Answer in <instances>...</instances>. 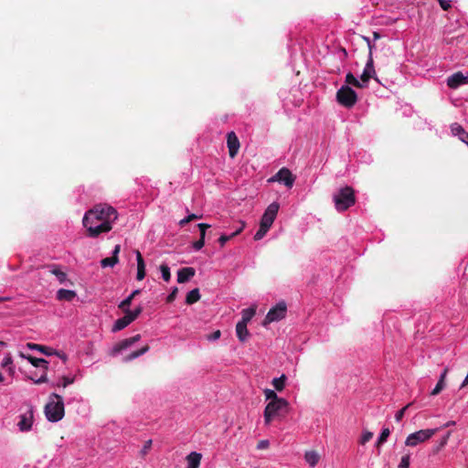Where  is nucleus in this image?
Here are the masks:
<instances>
[{
	"label": "nucleus",
	"instance_id": "37998d69",
	"mask_svg": "<svg viewBox=\"0 0 468 468\" xmlns=\"http://www.w3.org/2000/svg\"><path fill=\"white\" fill-rule=\"evenodd\" d=\"M410 454H405L401 457L400 463L398 466V468H409L410 467Z\"/></svg>",
	"mask_w": 468,
	"mask_h": 468
},
{
	"label": "nucleus",
	"instance_id": "72a5a7b5",
	"mask_svg": "<svg viewBox=\"0 0 468 468\" xmlns=\"http://www.w3.org/2000/svg\"><path fill=\"white\" fill-rule=\"evenodd\" d=\"M451 436V431H448L447 434L441 440V441L435 445L432 449V453H438L448 442V440Z\"/></svg>",
	"mask_w": 468,
	"mask_h": 468
},
{
	"label": "nucleus",
	"instance_id": "a878e982",
	"mask_svg": "<svg viewBox=\"0 0 468 468\" xmlns=\"http://www.w3.org/2000/svg\"><path fill=\"white\" fill-rule=\"evenodd\" d=\"M27 346L31 350H38L47 356L53 355V349L46 346H41L34 343H27Z\"/></svg>",
	"mask_w": 468,
	"mask_h": 468
},
{
	"label": "nucleus",
	"instance_id": "1a4fd4ad",
	"mask_svg": "<svg viewBox=\"0 0 468 468\" xmlns=\"http://www.w3.org/2000/svg\"><path fill=\"white\" fill-rule=\"evenodd\" d=\"M279 207L280 206L276 202L270 204L263 213L260 224L270 229L273 224L274 219L276 218Z\"/></svg>",
	"mask_w": 468,
	"mask_h": 468
},
{
	"label": "nucleus",
	"instance_id": "6ab92c4d",
	"mask_svg": "<svg viewBox=\"0 0 468 468\" xmlns=\"http://www.w3.org/2000/svg\"><path fill=\"white\" fill-rule=\"evenodd\" d=\"M187 467L186 468H198L202 459L201 453L192 452L186 456Z\"/></svg>",
	"mask_w": 468,
	"mask_h": 468
},
{
	"label": "nucleus",
	"instance_id": "9d476101",
	"mask_svg": "<svg viewBox=\"0 0 468 468\" xmlns=\"http://www.w3.org/2000/svg\"><path fill=\"white\" fill-rule=\"evenodd\" d=\"M367 42H368V48H369V56H368V59L367 61L366 67H365V69L363 70V73H362V75L360 77L361 82L363 84L368 82V80L371 78H374L375 80H378V79L375 77L376 71H375V68H374V60H373V58H372V48H373V46L370 44L368 39H367Z\"/></svg>",
	"mask_w": 468,
	"mask_h": 468
},
{
	"label": "nucleus",
	"instance_id": "13d9d810",
	"mask_svg": "<svg viewBox=\"0 0 468 468\" xmlns=\"http://www.w3.org/2000/svg\"><path fill=\"white\" fill-rule=\"evenodd\" d=\"M53 354L57 355L58 357H60L64 362L67 361V356L64 353H58L55 350H53Z\"/></svg>",
	"mask_w": 468,
	"mask_h": 468
},
{
	"label": "nucleus",
	"instance_id": "5701e85b",
	"mask_svg": "<svg viewBox=\"0 0 468 468\" xmlns=\"http://www.w3.org/2000/svg\"><path fill=\"white\" fill-rule=\"evenodd\" d=\"M447 373H448V368H445L443 370V372L441 373L440 379H439L438 383L436 384L435 388L431 390V396L438 395L444 388V386H445L444 381H445Z\"/></svg>",
	"mask_w": 468,
	"mask_h": 468
},
{
	"label": "nucleus",
	"instance_id": "9b49d317",
	"mask_svg": "<svg viewBox=\"0 0 468 468\" xmlns=\"http://www.w3.org/2000/svg\"><path fill=\"white\" fill-rule=\"evenodd\" d=\"M294 180L295 176L286 167H282V169H280L276 173V175L270 179V181L282 182L289 188H291L293 186Z\"/></svg>",
	"mask_w": 468,
	"mask_h": 468
},
{
	"label": "nucleus",
	"instance_id": "e433bc0d",
	"mask_svg": "<svg viewBox=\"0 0 468 468\" xmlns=\"http://www.w3.org/2000/svg\"><path fill=\"white\" fill-rule=\"evenodd\" d=\"M160 271L162 273V277H163L164 281L169 282L171 279V272H170L169 266L167 264H161Z\"/></svg>",
	"mask_w": 468,
	"mask_h": 468
},
{
	"label": "nucleus",
	"instance_id": "8fccbe9b",
	"mask_svg": "<svg viewBox=\"0 0 468 468\" xmlns=\"http://www.w3.org/2000/svg\"><path fill=\"white\" fill-rule=\"evenodd\" d=\"M436 1L440 4L441 7L444 11H448L452 7L451 1H449V0H436Z\"/></svg>",
	"mask_w": 468,
	"mask_h": 468
},
{
	"label": "nucleus",
	"instance_id": "f3484780",
	"mask_svg": "<svg viewBox=\"0 0 468 468\" xmlns=\"http://www.w3.org/2000/svg\"><path fill=\"white\" fill-rule=\"evenodd\" d=\"M121 246L116 245L113 249L112 257L104 258L101 261V265L103 268L113 267L119 261L118 254L120 253Z\"/></svg>",
	"mask_w": 468,
	"mask_h": 468
},
{
	"label": "nucleus",
	"instance_id": "aec40b11",
	"mask_svg": "<svg viewBox=\"0 0 468 468\" xmlns=\"http://www.w3.org/2000/svg\"><path fill=\"white\" fill-rule=\"evenodd\" d=\"M131 323H133L132 320L127 315V314H125L123 317L119 318L115 321V323L112 328V332L121 331V330L124 329L125 327H127Z\"/></svg>",
	"mask_w": 468,
	"mask_h": 468
},
{
	"label": "nucleus",
	"instance_id": "79ce46f5",
	"mask_svg": "<svg viewBox=\"0 0 468 468\" xmlns=\"http://www.w3.org/2000/svg\"><path fill=\"white\" fill-rule=\"evenodd\" d=\"M201 216H197L196 214H190L188 215L187 217H186L185 218L181 219L179 221V225L181 227H184L186 226L187 223H189L190 221L194 220V219H197V218H200Z\"/></svg>",
	"mask_w": 468,
	"mask_h": 468
},
{
	"label": "nucleus",
	"instance_id": "20e7f679",
	"mask_svg": "<svg viewBox=\"0 0 468 468\" xmlns=\"http://www.w3.org/2000/svg\"><path fill=\"white\" fill-rule=\"evenodd\" d=\"M289 410V403L285 399H280L276 401H270L263 412L264 422L269 425L273 419L283 417Z\"/></svg>",
	"mask_w": 468,
	"mask_h": 468
},
{
	"label": "nucleus",
	"instance_id": "f257e3e1",
	"mask_svg": "<svg viewBox=\"0 0 468 468\" xmlns=\"http://www.w3.org/2000/svg\"><path fill=\"white\" fill-rule=\"evenodd\" d=\"M118 218L116 209L111 206L99 204L88 210L82 219L89 237L96 238L112 229V222Z\"/></svg>",
	"mask_w": 468,
	"mask_h": 468
},
{
	"label": "nucleus",
	"instance_id": "b1692460",
	"mask_svg": "<svg viewBox=\"0 0 468 468\" xmlns=\"http://www.w3.org/2000/svg\"><path fill=\"white\" fill-rule=\"evenodd\" d=\"M256 314V307H250L247 309H243L241 312V320L239 323H243V324H247L252 319V317Z\"/></svg>",
	"mask_w": 468,
	"mask_h": 468
},
{
	"label": "nucleus",
	"instance_id": "39448f33",
	"mask_svg": "<svg viewBox=\"0 0 468 468\" xmlns=\"http://www.w3.org/2000/svg\"><path fill=\"white\" fill-rule=\"evenodd\" d=\"M336 101L346 108H352L357 101V94L350 86L344 85L336 92Z\"/></svg>",
	"mask_w": 468,
	"mask_h": 468
},
{
	"label": "nucleus",
	"instance_id": "603ef678",
	"mask_svg": "<svg viewBox=\"0 0 468 468\" xmlns=\"http://www.w3.org/2000/svg\"><path fill=\"white\" fill-rule=\"evenodd\" d=\"M197 228L200 230V236L206 237V230L210 228V225L207 223H199L197 224Z\"/></svg>",
	"mask_w": 468,
	"mask_h": 468
},
{
	"label": "nucleus",
	"instance_id": "5fc2aeb1",
	"mask_svg": "<svg viewBox=\"0 0 468 468\" xmlns=\"http://www.w3.org/2000/svg\"><path fill=\"white\" fill-rule=\"evenodd\" d=\"M268 447H269V441H267V440L260 441L257 444V449H259V450L266 449Z\"/></svg>",
	"mask_w": 468,
	"mask_h": 468
},
{
	"label": "nucleus",
	"instance_id": "4468645a",
	"mask_svg": "<svg viewBox=\"0 0 468 468\" xmlns=\"http://www.w3.org/2000/svg\"><path fill=\"white\" fill-rule=\"evenodd\" d=\"M227 145L229 148V156L234 158L237 155L240 146L239 138L234 132H229L227 134Z\"/></svg>",
	"mask_w": 468,
	"mask_h": 468
},
{
	"label": "nucleus",
	"instance_id": "412c9836",
	"mask_svg": "<svg viewBox=\"0 0 468 468\" xmlns=\"http://www.w3.org/2000/svg\"><path fill=\"white\" fill-rule=\"evenodd\" d=\"M236 334L240 342H246L250 336L247 324H243V323H238L236 324Z\"/></svg>",
	"mask_w": 468,
	"mask_h": 468
},
{
	"label": "nucleus",
	"instance_id": "c03bdc74",
	"mask_svg": "<svg viewBox=\"0 0 468 468\" xmlns=\"http://www.w3.org/2000/svg\"><path fill=\"white\" fill-rule=\"evenodd\" d=\"M205 238L206 237L200 236L199 239L193 243V248H194L195 250H201L204 247V245H205Z\"/></svg>",
	"mask_w": 468,
	"mask_h": 468
},
{
	"label": "nucleus",
	"instance_id": "4c0bfd02",
	"mask_svg": "<svg viewBox=\"0 0 468 468\" xmlns=\"http://www.w3.org/2000/svg\"><path fill=\"white\" fill-rule=\"evenodd\" d=\"M74 380H75L74 378L63 376V377H61L60 380L55 386L66 388L67 386L72 384L74 382Z\"/></svg>",
	"mask_w": 468,
	"mask_h": 468
},
{
	"label": "nucleus",
	"instance_id": "338daca9",
	"mask_svg": "<svg viewBox=\"0 0 468 468\" xmlns=\"http://www.w3.org/2000/svg\"><path fill=\"white\" fill-rule=\"evenodd\" d=\"M30 377H33V378H37V374H35V375H31Z\"/></svg>",
	"mask_w": 468,
	"mask_h": 468
},
{
	"label": "nucleus",
	"instance_id": "473e14b6",
	"mask_svg": "<svg viewBox=\"0 0 468 468\" xmlns=\"http://www.w3.org/2000/svg\"><path fill=\"white\" fill-rule=\"evenodd\" d=\"M1 367H6L7 368V371L10 375H14L15 373V368L13 367V360H12V357L10 355H7L5 359L3 360V362L1 363Z\"/></svg>",
	"mask_w": 468,
	"mask_h": 468
},
{
	"label": "nucleus",
	"instance_id": "3c124183",
	"mask_svg": "<svg viewBox=\"0 0 468 468\" xmlns=\"http://www.w3.org/2000/svg\"><path fill=\"white\" fill-rule=\"evenodd\" d=\"M390 434V431L388 428H384L378 437V439L380 440V441H383L385 442L388 439V437L389 436Z\"/></svg>",
	"mask_w": 468,
	"mask_h": 468
},
{
	"label": "nucleus",
	"instance_id": "bb28decb",
	"mask_svg": "<svg viewBox=\"0 0 468 468\" xmlns=\"http://www.w3.org/2000/svg\"><path fill=\"white\" fill-rule=\"evenodd\" d=\"M149 350V346L148 345H145L144 346H143L142 348H140L139 350H136V351H133L132 352L131 354H129L128 356H126L124 358H123V361L124 362H130L141 356H143L144 354H145L147 351Z\"/></svg>",
	"mask_w": 468,
	"mask_h": 468
},
{
	"label": "nucleus",
	"instance_id": "69168bd1",
	"mask_svg": "<svg viewBox=\"0 0 468 468\" xmlns=\"http://www.w3.org/2000/svg\"><path fill=\"white\" fill-rule=\"evenodd\" d=\"M5 346V343L3 341H0V346Z\"/></svg>",
	"mask_w": 468,
	"mask_h": 468
},
{
	"label": "nucleus",
	"instance_id": "7c9ffc66",
	"mask_svg": "<svg viewBox=\"0 0 468 468\" xmlns=\"http://www.w3.org/2000/svg\"><path fill=\"white\" fill-rule=\"evenodd\" d=\"M285 381H286V376L282 375L280 378H273L271 384L273 385V387L275 388V389L277 391H282V390H283V388L285 387Z\"/></svg>",
	"mask_w": 468,
	"mask_h": 468
},
{
	"label": "nucleus",
	"instance_id": "4be33fe9",
	"mask_svg": "<svg viewBox=\"0 0 468 468\" xmlns=\"http://www.w3.org/2000/svg\"><path fill=\"white\" fill-rule=\"evenodd\" d=\"M76 297V292L72 290L59 289L57 292V298L60 301L70 302Z\"/></svg>",
	"mask_w": 468,
	"mask_h": 468
},
{
	"label": "nucleus",
	"instance_id": "09e8293b",
	"mask_svg": "<svg viewBox=\"0 0 468 468\" xmlns=\"http://www.w3.org/2000/svg\"><path fill=\"white\" fill-rule=\"evenodd\" d=\"M177 292H178L177 287H174L172 289V292L166 297V302L169 303L174 302L175 299L176 298Z\"/></svg>",
	"mask_w": 468,
	"mask_h": 468
},
{
	"label": "nucleus",
	"instance_id": "c9c22d12",
	"mask_svg": "<svg viewBox=\"0 0 468 468\" xmlns=\"http://www.w3.org/2000/svg\"><path fill=\"white\" fill-rule=\"evenodd\" d=\"M142 312H143L142 306L136 307L133 311H131L130 309L123 311L124 314H127V315L130 317L132 322H133L135 319H137V317L142 314Z\"/></svg>",
	"mask_w": 468,
	"mask_h": 468
},
{
	"label": "nucleus",
	"instance_id": "ea45409f",
	"mask_svg": "<svg viewBox=\"0 0 468 468\" xmlns=\"http://www.w3.org/2000/svg\"><path fill=\"white\" fill-rule=\"evenodd\" d=\"M269 229H268V228L262 226L261 224H260V228L257 230V232L255 233V235H254V239L255 240L261 239L266 235V233L268 232Z\"/></svg>",
	"mask_w": 468,
	"mask_h": 468
},
{
	"label": "nucleus",
	"instance_id": "f704fd0d",
	"mask_svg": "<svg viewBox=\"0 0 468 468\" xmlns=\"http://www.w3.org/2000/svg\"><path fill=\"white\" fill-rule=\"evenodd\" d=\"M50 272L58 278L60 283H63L67 279V274L64 271H62L58 267H53Z\"/></svg>",
	"mask_w": 468,
	"mask_h": 468
},
{
	"label": "nucleus",
	"instance_id": "c85d7f7f",
	"mask_svg": "<svg viewBox=\"0 0 468 468\" xmlns=\"http://www.w3.org/2000/svg\"><path fill=\"white\" fill-rule=\"evenodd\" d=\"M199 299H200L199 290L197 288H196V289L191 290L186 294V304L191 305V304L197 303V301H199Z\"/></svg>",
	"mask_w": 468,
	"mask_h": 468
},
{
	"label": "nucleus",
	"instance_id": "0e129e2a",
	"mask_svg": "<svg viewBox=\"0 0 468 468\" xmlns=\"http://www.w3.org/2000/svg\"><path fill=\"white\" fill-rule=\"evenodd\" d=\"M4 381V377L3 375L0 373V382H3Z\"/></svg>",
	"mask_w": 468,
	"mask_h": 468
},
{
	"label": "nucleus",
	"instance_id": "2f4dec72",
	"mask_svg": "<svg viewBox=\"0 0 468 468\" xmlns=\"http://www.w3.org/2000/svg\"><path fill=\"white\" fill-rule=\"evenodd\" d=\"M452 132L454 135H458L461 140L464 139V135L468 134L467 132L463 130V128L457 122H454L451 125Z\"/></svg>",
	"mask_w": 468,
	"mask_h": 468
},
{
	"label": "nucleus",
	"instance_id": "e2e57ef3",
	"mask_svg": "<svg viewBox=\"0 0 468 468\" xmlns=\"http://www.w3.org/2000/svg\"><path fill=\"white\" fill-rule=\"evenodd\" d=\"M374 37H375V38H378V37H379V34H378V33H377V32H374Z\"/></svg>",
	"mask_w": 468,
	"mask_h": 468
},
{
	"label": "nucleus",
	"instance_id": "58836bf2",
	"mask_svg": "<svg viewBox=\"0 0 468 468\" xmlns=\"http://www.w3.org/2000/svg\"><path fill=\"white\" fill-rule=\"evenodd\" d=\"M264 395H265V398L267 400H270V401H276L277 399H280L281 398L278 397V395L276 394V392L272 389H270V388H266L264 389Z\"/></svg>",
	"mask_w": 468,
	"mask_h": 468
},
{
	"label": "nucleus",
	"instance_id": "ddd939ff",
	"mask_svg": "<svg viewBox=\"0 0 468 468\" xmlns=\"http://www.w3.org/2000/svg\"><path fill=\"white\" fill-rule=\"evenodd\" d=\"M468 83V74L464 75L462 71H457L447 79V86L451 89H457L463 84Z\"/></svg>",
	"mask_w": 468,
	"mask_h": 468
},
{
	"label": "nucleus",
	"instance_id": "c756f323",
	"mask_svg": "<svg viewBox=\"0 0 468 468\" xmlns=\"http://www.w3.org/2000/svg\"><path fill=\"white\" fill-rule=\"evenodd\" d=\"M346 85H353L356 88H363L365 85L360 82L351 72L347 73L346 76Z\"/></svg>",
	"mask_w": 468,
	"mask_h": 468
},
{
	"label": "nucleus",
	"instance_id": "f8f14e48",
	"mask_svg": "<svg viewBox=\"0 0 468 468\" xmlns=\"http://www.w3.org/2000/svg\"><path fill=\"white\" fill-rule=\"evenodd\" d=\"M140 339H141V335L138 334V335H133L132 337H129V338H126V339H123V340L118 342L112 347L110 355L112 356H116L117 354H119L122 350H125L128 347L132 346L133 344L138 342Z\"/></svg>",
	"mask_w": 468,
	"mask_h": 468
},
{
	"label": "nucleus",
	"instance_id": "a211bd4d",
	"mask_svg": "<svg viewBox=\"0 0 468 468\" xmlns=\"http://www.w3.org/2000/svg\"><path fill=\"white\" fill-rule=\"evenodd\" d=\"M137 275L136 279L142 281L145 277V264L143 256L139 250L136 251Z\"/></svg>",
	"mask_w": 468,
	"mask_h": 468
},
{
	"label": "nucleus",
	"instance_id": "6e6552de",
	"mask_svg": "<svg viewBox=\"0 0 468 468\" xmlns=\"http://www.w3.org/2000/svg\"><path fill=\"white\" fill-rule=\"evenodd\" d=\"M287 312V306L284 302L277 303L272 307L267 314L262 323L263 325H267L272 322H277L285 317Z\"/></svg>",
	"mask_w": 468,
	"mask_h": 468
},
{
	"label": "nucleus",
	"instance_id": "bf43d9fd",
	"mask_svg": "<svg viewBox=\"0 0 468 468\" xmlns=\"http://www.w3.org/2000/svg\"><path fill=\"white\" fill-rule=\"evenodd\" d=\"M455 425V421L453 420H450L448 422H446L445 424H443L441 428H439L440 430L443 429V428H448V427H451V426H453Z\"/></svg>",
	"mask_w": 468,
	"mask_h": 468
},
{
	"label": "nucleus",
	"instance_id": "0eeeda50",
	"mask_svg": "<svg viewBox=\"0 0 468 468\" xmlns=\"http://www.w3.org/2000/svg\"><path fill=\"white\" fill-rule=\"evenodd\" d=\"M440 429H426L420 430L413 433H410L405 441V444L410 447H415L420 443H422L429 439H431L433 435H435Z\"/></svg>",
	"mask_w": 468,
	"mask_h": 468
},
{
	"label": "nucleus",
	"instance_id": "dca6fc26",
	"mask_svg": "<svg viewBox=\"0 0 468 468\" xmlns=\"http://www.w3.org/2000/svg\"><path fill=\"white\" fill-rule=\"evenodd\" d=\"M196 274V270L192 267L181 268L177 271V282L185 283L193 278Z\"/></svg>",
	"mask_w": 468,
	"mask_h": 468
},
{
	"label": "nucleus",
	"instance_id": "052dcab7",
	"mask_svg": "<svg viewBox=\"0 0 468 468\" xmlns=\"http://www.w3.org/2000/svg\"><path fill=\"white\" fill-rule=\"evenodd\" d=\"M384 442L383 441H380L379 439H378V441H376V447L379 450L381 445L383 444Z\"/></svg>",
	"mask_w": 468,
	"mask_h": 468
},
{
	"label": "nucleus",
	"instance_id": "6e6d98bb",
	"mask_svg": "<svg viewBox=\"0 0 468 468\" xmlns=\"http://www.w3.org/2000/svg\"><path fill=\"white\" fill-rule=\"evenodd\" d=\"M245 227V223L241 222V226L238 228V229L236 231H234L233 233H231L232 235H234V238L236 236H238L244 229Z\"/></svg>",
	"mask_w": 468,
	"mask_h": 468
},
{
	"label": "nucleus",
	"instance_id": "393cba45",
	"mask_svg": "<svg viewBox=\"0 0 468 468\" xmlns=\"http://www.w3.org/2000/svg\"><path fill=\"white\" fill-rule=\"evenodd\" d=\"M141 291L140 290H135L133 291L126 299H124L123 301H122L119 304V308L123 312L127 309H129L130 305L132 304V302L133 300V298L135 296H137L138 294H140Z\"/></svg>",
	"mask_w": 468,
	"mask_h": 468
},
{
	"label": "nucleus",
	"instance_id": "423d86ee",
	"mask_svg": "<svg viewBox=\"0 0 468 468\" xmlns=\"http://www.w3.org/2000/svg\"><path fill=\"white\" fill-rule=\"evenodd\" d=\"M20 356L23 358L27 359L32 366L35 367H42L43 371L42 374L38 377V378H35L33 377H28L29 379L34 381L35 384H42L48 382V362L44 358H37L31 355H24L23 353H20Z\"/></svg>",
	"mask_w": 468,
	"mask_h": 468
},
{
	"label": "nucleus",
	"instance_id": "4d7b16f0",
	"mask_svg": "<svg viewBox=\"0 0 468 468\" xmlns=\"http://www.w3.org/2000/svg\"><path fill=\"white\" fill-rule=\"evenodd\" d=\"M245 227V223L241 222V226L238 228V229L236 231H234L233 233H231L232 235H234V238L236 236H238L244 229Z\"/></svg>",
	"mask_w": 468,
	"mask_h": 468
},
{
	"label": "nucleus",
	"instance_id": "864d4df0",
	"mask_svg": "<svg viewBox=\"0 0 468 468\" xmlns=\"http://www.w3.org/2000/svg\"><path fill=\"white\" fill-rule=\"evenodd\" d=\"M220 335H221L220 330H216L214 333L207 335V340H209V341L218 340L220 337Z\"/></svg>",
	"mask_w": 468,
	"mask_h": 468
},
{
	"label": "nucleus",
	"instance_id": "2eb2a0df",
	"mask_svg": "<svg viewBox=\"0 0 468 468\" xmlns=\"http://www.w3.org/2000/svg\"><path fill=\"white\" fill-rule=\"evenodd\" d=\"M33 423V410H29L27 413L20 416V420L17 423L21 431H29Z\"/></svg>",
	"mask_w": 468,
	"mask_h": 468
},
{
	"label": "nucleus",
	"instance_id": "a18cd8bd",
	"mask_svg": "<svg viewBox=\"0 0 468 468\" xmlns=\"http://www.w3.org/2000/svg\"><path fill=\"white\" fill-rule=\"evenodd\" d=\"M234 238V235L230 234V235H221L218 239V242L220 244V247H224L225 244L230 240L231 239Z\"/></svg>",
	"mask_w": 468,
	"mask_h": 468
},
{
	"label": "nucleus",
	"instance_id": "cd10ccee",
	"mask_svg": "<svg viewBox=\"0 0 468 468\" xmlns=\"http://www.w3.org/2000/svg\"><path fill=\"white\" fill-rule=\"evenodd\" d=\"M304 459L310 466L314 467L318 463L320 456L316 452L309 451L305 452Z\"/></svg>",
	"mask_w": 468,
	"mask_h": 468
},
{
	"label": "nucleus",
	"instance_id": "a19ab883",
	"mask_svg": "<svg viewBox=\"0 0 468 468\" xmlns=\"http://www.w3.org/2000/svg\"><path fill=\"white\" fill-rule=\"evenodd\" d=\"M373 438V432L369 431H365L359 440V443L361 445H365L367 442H368Z\"/></svg>",
	"mask_w": 468,
	"mask_h": 468
},
{
	"label": "nucleus",
	"instance_id": "680f3d73",
	"mask_svg": "<svg viewBox=\"0 0 468 468\" xmlns=\"http://www.w3.org/2000/svg\"><path fill=\"white\" fill-rule=\"evenodd\" d=\"M463 143H465L468 145V134L464 135V139L462 140Z\"/></svg>",
	"mask_w": 468,
	"mask_h": 468
},
{
	"label": "nucleus",
	"instance_id": "7ed1b4c3",
	"mask_svg": "<svg viewBox=\"0 0 468 468\" xmlns=\"http://www.w3.org/2000/svg\"><path fill=\"white\" fill-rule=\"evenodd\" d=\"M333 201L338 212H344L356 204L355 190L351 186L340 188L334 196Z\"/></svg>",
	"mask_w": 468,
	"mask_h": 468
},
{
	"label": "nucleus",
	"instance_id": "f03ea898",
	"mask_svg": "<svg viewBox=\"0 0 468 468\" xmlns=\"http://www.w3.org/2000/svg\"><path fill=\"white\" fill-rule=\"evenodd\" d=\"M64 414L65 408L62 397L57 393H52L45 406V415L48 420L57 422L62 420Z\"/></svg>",
	"mask_w": 468,
	"mask_h": 468
},
{
	"label": "nucleus",
	"instance_id": "de8ad7c7",
	"mask_svg": "<svg viewBox=\"0 0 468 468\" xmlns=\"http://www.w3.org/2000/svg\"><path fill=\"white\" fill-rule=\"evenodd\" d=\"M152 443H153L152 440H148L144 442V447L141 450L142 456H144L148 453V452L150 451V449L152 447Z\"/></svg>",
	"mask_w": 468,
	"mask_h": 468
},
{
	"label": "nucleus",
	"instance_id": "49530a36",
	"mask_svg": "<svg viewBox=\"0 0 468 468\" xmlns=\"http://www.w3.org/2000/svg\"><path fill=\"white\" fill-rule=\"evenodd\" d=\"M410 406V404L406 405L405 407H403L401 410H399L396 413V415H395V420H396L397 421H400V420L403 419V417H404V415H405V411L407 410V409H408Z\"/></svg>",
	"mask_w": 468,
	"mask_h": 468
}]
</instances>
